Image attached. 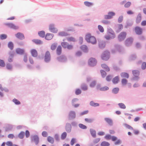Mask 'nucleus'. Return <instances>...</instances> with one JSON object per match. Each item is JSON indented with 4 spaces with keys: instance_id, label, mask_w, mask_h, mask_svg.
<instances>
[{
    "instance_id": "f257e3e1",
    "label": "nucleus",
    "mask_w": 146,
    "mask_h": 146,
    "mask_svg": "<svg viewBox=\"0 0 146 146\" xmlns=\"http://www.w3.org/2000/svg\"><path fill=\"white\" fill-rule=\"evenodd\" d=\"M85 40L89 43L94 44L96 43V40L95 38L92 36L90 33L87 34L85 36Z\"/></svg>"
},
{
    "instance_id": "f03ea898",
    "label": "nucleus",
    "mask_w": 146,
    "mask_h": 146,
    "mask_svg": "<svg viewBox=\"0 0 146 146\" xmlns=\"http://www.w3.org/2000/svg\"><path fill=\"white\" fill-rule=\"evenodd\" d=\"M31 142H34L36 145H37L39 142V138L38 135H35L31 136Z\"/></svg>"
},
{
    "instance_id": "7ed1b4c3",
    "label": "nucleus",
    "mask_w": 146,
    "mask_h": 146,
    "mask_svg": "<svg viewBox=\"0 0 146 146\" xmlns=\"http://www.w3.org/2000/svg\"><path fill=\"white\" fill-rule=\"evenodd\" d=\"M3 25L11 29L16 30L19 29V26H16L12 23H4Z\"/></svg>"
},
{
    "instance_id": "20e7f679",
    "label": "nucleus",
    "mask_w": 146,
    "mask_h": 146,
    "mask_svg": "<svg viewBox=\"0 0 146 146\" xmlns=\"http://www.w3.org/2000/svg\"><path fill=\"white\" fill-rule=\"evenodd\" d=\"M97 63V61L94 58L91 57L88 60V64L90 66H94L96 65Z\"/></svg>"
},
{
    "instance_id": "39448f33",
    "label": "nucleus",
    "mask_w": 146,
    "mask_h": 146,
    "mask_svg": "<svg viewBox=\"0 0 146 146\" xmlns=\"http://www.w3.org/2000/svg\"><path fill=\"white\" fill-rule=\"evenodd\" d=\"M109 35L105 36V38L107 40H109L110 38H112L115 37V35L114 32L112 29H110L108 30Z\"/></svg>"
},
{
    "instance_id": "423d86ee",
    "label": "nucleus",
    "mask_w": 146,
    "mask_h": 146,
    "mask_svg": "<svg viewBox=\"0 0 146 146\" xmlns=\"http://www.w3.org/2000/svg\"><path fill=\"white\" fill-rule=\"evenodd\" d=\"M51 60V55L48 51H46L45 53L44 57V61L46 63L49 62Z\"/></svg>"
},
{
    "instance_id": "0eeeda50",
    "label": "nucleus",
    "mask_w": 146,
    "mask_h": 146,
    "mask_svg": "<svg viewBox=\"0 0 146 146\" xmlns=\"http://www.w3.org/2000/svg\"><path fill=\"white\" fill-rule=\"evenodd\" d=\"M110 57V52L108 51H105L104 52L102 55V58L104 60H108Z\"/></svg>"
},
{
    "instance_id": "6e6552de",
    "label": "nucleus",
    "mask_w": 146,
    "mask_h": 146,
    "mask_svg": "<svg viewBox=\"0 0 146 146\" xmlns=\"http://www.w3.org/2000/svg\"><path fill=\"white\" fill-rule=\"evenodd\" d=\"M49 29L53 33H56L58 31V29L55 27V25L53 24H51L49 25Z\"/></svg>"
},
{
    "instance_id": "1a4fd4ad",
    "label": "nucleus",
    "mask_w": 146,
    "mask_h": 146,
    "mask_svg": "<svg viewBox=\"0 0 146 146\" xmlns=\"http://www.w3.org/2000/svg\"><path fill=\"white\" fill-rule=\"evenodd\" d=\"M76 117V113L74 111H71L70 112L68 117L69 119H74Z\"/></svg>"
},
{
    "instance_id": "9d476101",
    "label": "nucleus",
    "mask_w": 146,
    "mask_h": 146,
    "mask_svg": "<svg viewBox=\"0 0 146 146\" xmlns=\"http://www.w3.org/2000/svg\"><path fill=\"white\" fill-rule=\"evenodd\" d=\"M65 129L66 131L68 133H70L71 131L72 130V125H71L69 123H67L66 124L65 126Z\"/></svg>"
},
{
    "instance_id": "9b49d317",
    "label": "nucleus",
    "mask_w": 146,
    "mask_h": 146,
    "mask_svg": "<svg viewBox=\"0 0 146 146\" xmlns=\"http://www.w3.org/2000/svg\"><path fill=\"white\" fill-rule=\"evenodd\" d=\"M15 36L17 38L20 40H23L25 38L23 34L20 32H18L15 34Z\"/></svg>"
},
{
    "instance_id": "f8f14e48",
    "label": "nucleus",
    "mask_w": 146,
    "mask_h": 146,
    "mask_svg": "<svg viewBox=\"0 0 146 146\" xmlns=\"http://www.w3.org/2000/svg\"><path fill=\"white\" fill-rule=\"evenodd\" d=\"M126 33L125 32L121 33L118 36V39L119 41L123 40L125 38Z\"/></svg>"
},
{
    "instance_id": "ddd939ff",
    "label": "nucleus",
    "mask_w": 146,
    "mask_h": 146,
    "mask_svg": "<svg viewBox=\"0 0 146 146\" xmlns=\"http://www.w3.org/2000/svg\"><path fill=\"white\" fill-rule=\"evenodd\" d=\"M54 36L53 34L47 33L46 34L45 37V39L46 40H51Z\"/></svg>"
},
{
    "instance_id": "4468645a",
    "label": "nucleus",
    "mask_w": 146,
    "mask_h": 146,
    "mask_svg": "<svg viewBox=\"0 0 146 146\" xmlns=\"http://www.w3.org/2000/svg\"><path fill=\"white\" fill-rule=\"evenodd\" d=\"M58 61L61 62H65L66 61L67 58L66 57L63 55L57 58Z\"/></svg>"
},
{
    "instance_id": "2eb2a0df",
    "label": "nucleus",
    "mask_w": 146,
    "mask_h": 146,
    "mask_svg": "<svg viewBox=\"0 0 146 146\" xmlns=\"http://www.w3.org/2000/svg\"><path fill=\"white\" fill-rule=\"evenodd\" d=\"M115 15V13L112 12H109L108 14L105 16V17L106 19H109L112 18Z\"/></svg>"
},
{
    "instance_id": "dca6fc26",
    "label": "nucleus",
    "mask_w": 146,
    "mask_h": 146,
    "mask_svg": "<svg viewBox=\"0 0 146 146\" xmlns=\"http://www.w3.org/2000/svg\"><path fill=\"white\" fill-rule=\"evenodd\" d=\"M31 53L32 56L36 57L38 55L37 51L35 49H32L31 50Z\"/></svg>"
},
{
    "instance_id": "f3484780",
    "label": "nucleus",
    "mask_w": 146,
    "mask_h": 146,
    "mask_svg": "<svg viewBox=\"0 0 146 146\" xmlns=\"http://www.w3.org/2000/svg\"><path fill=\"white\" fill-rule=\"evenodd\" d=\"M69 35V34L64 31L59 32L58 34V36H66Z\"/></svg>"
},
{
    "instance_id": "a211bd4d",
    "label": "nucleus",
    "mask_w": 146,
    "mask_h": 146,
    "mask_svg": "<svg viewBox=\"0 0 146 146\" xmlns=\"http://www.w3.org/2000/svg\"><path fill=\"white\" fill-rule=\"evenodd\" d=\"M80 49L82 50L83 52L85 53H87L88 51V49L87 46L85 45H82L80 47Z\"/></svg>"
},
{
    "instance_id": "6ab92c4d",
    "label": "nucleus",
    "mask_w": 146,
    "mask_h": 146,
    "mask_svg": "<svg viewBox=\"0 0 146 146\" xmlns=\"http://www.w3.org/2000/svg\"><path fill=\"white\" fill-rule=\"evenodd\" d=\"M32 41L37 45H40L43 44V42L41 40L38 39H33Z\"/></svg>"
},
{
    "instance_id": "aec40b11",
    "label": "nucleus",
    "mask_w": 146,
    "mask_h": 146,
    "mask_svg": "<svg viewBox=\"0 0 146 146\" xmlns=\"http://www.w3.org/2000/svg\"><path fill=\"white\" fill-rule=\"evenodd\" d=\"M16 52L17 54L22 55L24 54V50L23 49L17 48L16 50Z\"/></svg>"
},
{
    "instance_id": "412c9836",
    "label": "nucleus",
    "mask_w": 146,
    "mask_h": 146,
    "mask_svg": "<svg viewBox=\"0 0 146 146\" xmlns=\"http://www.w3.org/2000/svg\"><path fill=\"white\" fill-rule=\"evenodd\" d=\"M135 32L138 35H141L142 33V30L139 27H136L135 29Z\"/></svg>"
},
{
    "instance_id": "4be33fe9",
    "label": "nucleus",
    "mask_w": 146,
    "mask_h": 146,
    "mask_svg": "<svg viewBox=\"0 0 146 146\" xmlns=\"http://www.w3.org/2000/svg\"><path fill=\"white\" fill-rule=\"evenodd\" d=\"M38 35L42 38H45V32L44 31H39L38 33Z\"/></svg>"
},
{
    "instance_id": "5701e85b",
    "label": "nucleus",
    "mask_w": 146,
    "mask_h": 146,
    "mask_svg": "<svg viewBox=\"0 0 146 146\" xmlns=\"http://www.w3.org/2000/svg\"><path fill=\"white\" fill-rule=\"evenodd\" d=\"M90 131L92 136L94 138L96 137V131L93 129L90 128Z\"/></svg>"
},
{
    "instance_id": "b1692460",
    "label": "nucleus",
    "mask_w": 146,
    "mask_h": 146,
    "mask_svg": "<svg viewBox=\"0 0 146 146\" xmlns=\"http://www.w3.org/2000/svg\"><path fill=\"white\" fill-rule=\"evenodd\" d=\"M133 40V39L132 38H128L125 41V44L126 45L128 46L132 43Z\"/></svg>"
},
{
    "instance_id": "393cba45",
    "label": "nucleus",
    "mask_w": 146,
    "mask_h": 146,
    "mask_svg": "<svg viewBox=\"0 0 146 146\" xmlns=\"http://www.w3.org/2000/svg\"><path fill=\"white\" fill-rule=\"evenodd\" d=\"M13 128V125L9 124H7L5 127V131H8L11 130Z\"/></svg>"
},
{
    "instance_id": "a878e982",
    "label": "nucleus",
    "mask_w": 146,
    "mask_h": 146,
    "mask_svg": "<svg viewBox=\"0 0 146 146\" xmlns=\"http://www.w3.org/2000/svg\"><path fill=\"white\" fill-rule=\"evenodd\" d=\"M62 52V47L61 46L59 45L56 49V54L58 55H60Z\"/></svg>"
},
{
    "instance_id": "bb28decb",
    "label": "nucleus",
    "mask_w": 146,
    "mask_h": 146,
    "mask_svg": "<svg viewBox=\"0 0 146 146\" xmlns=\"http://www.w3.org/2000/svg\"><path fill=\"white\" fill-rule=\"evenodd\" d=\"M81 88L82 90L86 91L88 89V87L86 84L85 83H82L81 85Z\"/></svg>"
},
{
    "instance_id": "cd10ccee",
    "label": "nucleus",
    "mask_w": 146,
    "mask_h": 146,
    "mask_svg": "<svg viewBox=\"0 0 146 146\" xmlns=\"http://www.w3.org/2000/svg\"><path fill=\"white\" fill-rule=\"evenodd\" d=\"M90 105L91 106L94 107L99 106H100V104L99 103H95L93 101H92L90 102Z\"/></svg>"
},
{
    "instance_id": "c85d7f7f",
    "label": "nucleus",
    "mask_w": 146,
    "mask_h": 146,
    "mask_svg": "<svg viewBox=\"0 0 146 146\" xmlns=\"http://www.w3.org/2000/svg\"><path fill=\"white\" fill-rule=\"evenodd\" d=\"M8 47L11 50H12L14 48V44L11 41L9 42L8 44Z\"/></svg>"
},
{
    "instance_id": "c756f323",
    "label": "nucleus",
    "mask_w": 146,
    "mask_h": 146,
    "mask_svg": "<svg viewBox=\"0 0 146 146\" xmlns=\"http://www.w3.org/2000/svg\"><path fill=\"white\" fill-rule=\"evenodd\" d=\"M121 76L123 78H128L129 77V75L126 72H122L121 74Z\"/></svg>"
},
{
    "instance_id": "7c9ffc66",
    "label": "nucleus",
    "mask_w": 146,
    "mask_h": 146,
    "mask_svg": "<svg viewBox=\"0 0 146 146\" xmlns=\"http://www.w3.org/2000/svg\"><path fill=\"white\" fill-rule=\"evenodd\" d=\"M106 121L110 125H112L113 124V121L110 118H106L105 119Z\"/></svg>"
},
{
    "instance_id": "2f4dec72",
    "label": "nucleus",
    "mask_w": 146,
    "mask_h": 146,
    "mask_svg": "<svg viewBox=\"0 0 146 146\" xmlns=\"http://www.w3.org/2000/svg\"><path fill=\"white\" fill-rule=\"evenodd\" d=\"M102 67L104 70H105L107 72L109 71L110 70V69L109 67L105 64H102Z\"/></svg>"
},
{
    "instance_id": "473e14b6",
    "label": "nucleus",
    "mask_w": 146,
    "mask_h": 146,
    "mask_svg": "<svg viewBox=\"0 0 146 146\" xmlns=\"http://www.w3.org/2000/svg\"><path fill=\"white\" fill-rule=\"evenodd\" d=\"M119 81V78L118 76H115L112 80V82L114 84L117 83Z\"/></svg>"
},
{
    "instance_id": "72a5a7b5",
    "label": "nucleus",
    "mask_w": 146,
    "mask_h": 146,
    "mask_svg": "<svg viewBox=\"0 0 146 146\" xmlns=\"http://www.w3.org/2000/svg\"><path fill=\"white\" fill-rule=\"evenodd\" d=\"M25 135V133L23 131L21 132L18 135V137L20 139H23Z\"/></svg>"
},
{
    "instance_id": "f704fd0d",
    "label": "nucleus",
    "mask_w": 146,
    "mask_h": 146,
    "mask_svg": "<svg viewBox=\"0 0 146 146\" xmlns=\"http://www.w3.org/2000/svg\"><path fill=\"white\" fill-rule=\"evenodd\" d=\"M57 45V43L56 42L52 44L51 46V49L52 50H54L56 48V47Z\"/></svg>"
},
{
    "instance_id": "c9c22d12",
    "label": "nucleus",
    "mask_w": 146,
    "mask_h": 146,
    "mask_svg": "<svg viewBox=\"0 0 146 146\" xmlns=\"http://www.w3.org/2000/svg\"><path fill=\"white\" fill-rule=\"evenodd\" d=\"M84 4L85 6L88 7H91L93 5V3L88 1L84 2Z\"/></svg>"
},
{
    "instance_id": "e433bc0d",
    "label": "nucleus",
    "mask_w": 146,
    "mask_h": 146,
    "mask_svg": "<svg viewBox=\"0 0 146 146\" xmlns=\"http://www.w3.org/2000/svg\"><path fill=\"white\" fill-rule=\"evenodd\" d=\"M47 141L51 144H53L54 142V139L51 136H49L47 138Z\"/></svg>"
},
{
    "instance_id": "4c0bfd02",
    "label": "nucleus",
    "mask_w": 146,
    "mask_h": 146,
    "mask_svg": "<svg viewBox=\"0 0 146 146\" xmlns=\"http://www.w3.org/2000/svg\"><path fill=\"white\" fill-rule=\"evenodd\" d=\"M132 72L133 75L136 77H138L139 75V72L138 70H133Z\"/></svg>"
},
{
    "instance_id": "58836bf2",
    "label": "nucleus",
    "mask_w": 146,
    "mask_h": 146,
    "mask_svg": "<svg viewBox=\"0 0 146 146\" xmlns=\"http://www.w3.org/2000/svg\"><path fill=\"white\" fill-rule=\"evenodd\" d=\"M123 28V26L122 24H119L118 25L117 30L116 32L117 33L119 32Z\"/></svg>"
},
{
    "instance_id": "ea45409f",
    "label": "nucleus",
    "mask_w": 146,
    "mask_h": 146,
    "mask_svg": "<svg viewBox=\"0 0 146 146\" xmlns=\"http://www.w3.org/2000/svg\"><path fill=\"white\" fill-rule=\"evenodd\" d=\"M67 135V134L66 132H63L61 135V139L62 140L66 138Z\"/></svg>"
},
{
    "instance_id": "a19ab883",
    "label": "nucleus",
    "mask_w": 146,
    "mask_h": 146,
    "mask_svg": "<svg viewBox=\"0 0 146 146\" xmlns=\"http://www.w3.org/2000/svg\"><path fill=\"white\" fill-rule=\"evenodd\" d=\"M78 126L81 129H87V127L85 125L79 123Z\"/></svg>"
},
{
    "instance_id": "79ce46f5",
    "label": "nucleus",
    "mask_w": 146,
    "mask_h": 146,
    "mask_svg": "<svg viewBox=\"0 0 146 146\" xmlns=\"http://www.w3.org/2000/svg\"><path fill=\"white\" fill-rule=\"evenodd\" d=\"M13 101L14 103L15 104L17 105H19L21 104L20 102L18 100L14 98L13 100Z\"/></svg>"
},
{
    "instance_id": "37998d69",
    "label": "nucleus",
    "mask_w": 146,
    "mask_h": 146,
    "mask_svg": "<svg viewBox=\"0 0 146 146\" xmlns=\"http://www.w3.org/2000/svg\"><path fill=\"white\" fill-rule=\"evenodd\" d=\"M68 44V43L66 42H62L61 43V45L62 47L64 48H67V46Z\"/></svg>"
},
{
    "instance_id": "c03bdc74",
    "label": "nucleus",
    "mask_w": 146,
    "mask_h": 146,
    "mask_svg": "<svg viewBox=\"0 0 146 146\" xmlns=\"http://www.w3.org/2000/svg\"><path fill=\"white\" fill-rule=\"evenodd\" d=\"M7 38V36L5 34H2L0 35V38L1 40L5 39Z\"/></svg>"
},
{
    "instance_id": "a18cd8bd",
    "label": "nucleus",
    "mask_w": 146,
    "mask_h": 146,
    "mask_svg": "<svg viewBox=\"0 0 146 146\" xmlns=\"http://www.w3.org/2000/svg\"><path fill=\"white\" fill-rule=\"evenodd\" d=\"M84 120L86 121L87 122L89 123H91L93 122L94 119L93 118L88 119L86 118Z\"/></svg>"
},
{
    "instance_id": "49530a36",
    "label": "nucleus",
    "mask_w": 146,
    "mask_h": 146,
    "mask_svg": "<svg viewBox=\"0 0 146 146\" xmlns=\"http://www.w3.org/2000/svg\"><path fill=\"white\" fill-rule=\"evenodd\" d=\"M110 145V143L106 141H103L101 143L102 146H109Z\"/></svg>"
},
{
    "instance_id": "de8ad7c7",
    "label": "nucleus",
    "mask_w": 146,
    "mask_h": 146,
    "mask_svg": "<svg viewBox=\"0 0 146 146\" xmlns=\"http://www.w3.org/2000/svg\"><path fill=\"white\" fill-rule=\"evenodd\" d=\"M124 125L127 129H128L130 130H133V128L130 125L127 124H126V123H124Z\"/></svg>"
},
{
    "instance_id": "09e8293b",
    "label": "nucleus",
    "mask_w": 146,
    "mask_h": 146,
    "mask_svg": "<svg viewBox=\"0 0 146 146\" xmlns=\"http://www.w3.org/2000/svg\"><path fill=\"white\" fill-rule=\"evenodd\" d=\"M81 90L78 88H77L76 89L75 91V94L76 95H79L81 94Z\"/></svg>"
},
{
    "instance_id": "8fccbe9b",
    "label": "nucleus",
    "mask_w": 146,
    "mask_h": 146,
    "mask_svg": "<svg viewBox=\"0 0 146 146\" xmlns=\"http://www.w3.org/2000/svg\"><path fill=\"white\" fill-rule=\"evenodd\" d=\"M6 68L7 69L9 70H12V65L9 64H6Z\"/></svg>"
},
{
    "instance_id": "3c124183",
    "label": "nucleus",
    "mask_w": 146,
    "mask_h": 146,
    "mask_svg": "<svg viewBox=\"0 0 146 146\" xmlns=\"http://www.w3.org/2000/svg\"><path fill=\"white\" fill-rule=\"evenodd\" d=\"M96 81L95 80L93 81L90 83V87L92 88L94 87L96 85Z\"/></svg>"
},
{
    "instance_id": "603ef678",
    "label": "nucleus",
    "mask_w": 146,
    "mask_h": 146,
    "mask_svg": "<svg viewBox=\"0 0 146 146\" xmlns=\"http://www.w3.org/2000/svg\"><path fill=\"white\" fill-rule=\"evenodd\" d=\"M118 105L119 106V107L122 109H124L126 108V106L123 103H119L118 104Z\"/></svg>"
},
{
    "instance_id": "864d4df0",
    "label": "nucleus",
    "mask_w": 146,
    "mask_h": 146,
    "mask_svg": "<svg viewBox=\"0 0 146 146\" xmlns=\"http://www.w3.org/2000/svg\"><path fill=\"white\" fill-rule=\"evenodd\" d=\"M119 90V89L118 88H115L113 89L112 92L114 94H117Z\"/></svg>"
},
{
    "instance_id": "5fc2aeb1",
    "label": "nucleus",
    "mask_w": 146,
    "mask_h": 146,
    "mask_svg": "<svg viewBox=\"0 0 146 146\" xmlns=\"http://www.w3.org/2000/svg\"><path fill=\"white\" fill-rule=\"evenodd\" d=\"M15 54V52L13 51H11L9 53V56L13 58Z\"/></svg>"
},
{
    "instance_id": "6e6d98bb",
    "label": "nucleus",
    "mask_w": 146,
    "mask_h": 146,
    "mask_svg": "<svg viewBox=\"0 0 146 146\" xmlns=\"http://www.w3.org/2000/svg\"><path fill=\"white\" fill-rule=\"evenodd\" d=\"M127 80L125 79H123L121 80V83L123 85H125L127 83Z\"/></svg>"
},
{
    "instance_id": "4d7b16f0",
    "label": "nucleus",
    "mask_w": 146,
    "mask_h": 146,
    "mask_svg": "<svg viewBox=\"0 0 146 146\" xmlns=\"http://www.w3.org/2000/svg\"><path fill=\"white\" fill-rule=\"evenodd\" d=\"M67 39L68 40L69 42L73 41V42H75V41L74 38L72 37L68 38H67Z\"/></svg>"
},
{
    "instance_id": "13d9d810",
    "label": "nucleus",
    "mask_w": 146,
    "mask_h": 146,
    "mask_svg": "<svg viewBox=\"0 0 146 146\" xmlns=\"http://www.w3.org/2000/svg\"><path fill=\"white\" fill-rule=\"evenodd\" d=\"M5 66V63L4 61L1 59H0V66L4 67Z\"/></svg>"
},
{
    "instance_id": "bf43d9fd",
    "label": "nucleus",
    "mask_w": 146,
    "mask_h": 146,
    "mask_svg": "<svg viewBox=\"0 0 146 146\" xmlns=\"http://www.w3.org/2000/svg\"><path fill=\"white\" fill-rule=\"evenodd\" d=\"M76 142V139L74 138H72L70 141V144L71 145H73Z\"/></svg>"
},
{
    "instance_id": "052dcab7",
    "label": "nucleus",
    "mask_w": 146,
    "mask_h": 146,
    "mask_svg": "<svg viewBox=\"0 0 146 146\" xmlns=\"http://www.w3.org/2000/svg\"><path fill=\"white\" fill-rule=\"evenodd\" d=\"M83 38L82 36H80L79 38V43L80 44H81L83 42Z\"/></svg>"
},
{
    "instance_id": "680f3d73",
    "label": "nucleus",
    "mask_w": 146,
    "mask_h": 146,
    "mask_svg": "<svg viewBox=\"0 0 146 146\" xmlns=\"http://www.w3.org/2000/svg\"><path fill=\"white\" fill-rule=\"evenodd\" d=\"M25 135L26 138H28L30 135L29 131L28 130H26L25 132Z\"/></svg>"
},
{
    "instance_id": "e2e57ef3",
    "label": "nucleus",
    "mask_w": 146,
    "mask_h": 146,
    "mask_svg": "<svg viewBox=\"0 0 146 146\" xmlns=\"http://www.w3.org/2000/svg\"><path fill=\"white\" fill-rule=\"evenodd\" d=\"M141 20V17L140 16H138L137 17L136 22L137 23H139L140 22Z\"/></svg>"
},
{
    "instance_id": "0e129e2a",
    "label": "nucleus",
    "mask_w": 146,
    "mask_h": 146,
    "mask_svg": "<svg viewBox=\"0 0 146 146\" xmlns=\"http://www.w3.org/2000/svg\"><path fill=\"white\" fill-rule=\"evenodd\" d=\"M48 133L46 131H43L42 133V135L44 137H46L48 135Z\"/></svg>"
},
{
    "instance_id": "69168bd1",
    "label": "nucleus",
    "mask_w": 146,
    "mask_h": 146,
    "mask_svg": "<svg viewBox=\"0 0 146 146\" xmlns=\"http://www.w3.org/2000/svg\"><path fill=\"white\" fill-rule=\"evenodd\" d=\"M6 145L7 146H13L12 142L11 141H8L6 143Z\"/></svg>"
},
{
    "instance_id": "338daca9",
    "label": "nucleus",
    "mask_w": 146,
    "mask_h": 146,
    "mask_svg": "<svg viewBox=\"0 0 146 146\" xmlns=\"http://www.w3.org/2000/svg\"><path fill=\"white\" fill-rule=\"evenodd\" d=\"M141 68L143 70L145 69L146 68V63L145 62H143L141 65Z\"/></svg>"
},
{
    "instance_id": "774afa93",
    "label": "nucleus",
    "mask_w": 146,
    "mask_h": 146,
    "mask_svg": "<svg viewBox=\"0 0 146 146\" xmlns=\"http://www.w3.org/2000/svg\"><path fill=\"white\" fill-rule=\"evenodd\" d=\"M101 74L102 77H104L106 76V72L103 70H101Z\"/></svg>"
}]
</instances>
